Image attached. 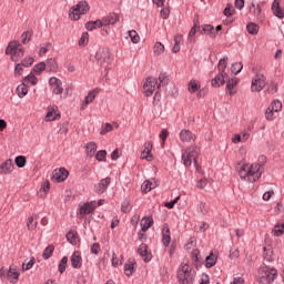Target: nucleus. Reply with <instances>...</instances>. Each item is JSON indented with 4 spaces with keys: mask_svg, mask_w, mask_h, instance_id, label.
<instances>
[{
    "mask_svg": "<svg viewBox=\"0 0 284 284\" xmlns=\"http://www.w3.org/2000/svg\"><path fill=\"white\" fill-rule=\"evenodd\" d=\"M183 44V34H176L174 37V45L172 49V52L176 54L178 52H181V45Z\"/></svg>",
    "mask_w": 284,
    "mask_h": 284,
    "instance_id": "obj_31",
    "label": "nucleus"
},
{
    "mask_svg": "<svg viewBox=\"0 0 284 284\" xmlns=\"http://www.w3.org/2000/svg\"><path fill=\"white\" fill-rule=\"evenodd\" d=\"M138 254L145 263H150L152 261V253L148 251V244L142 243L138 248Z\"/></svg>",
    "mask_w": 284,
    "mask_h": 284,
    "instance_id": "obj_18",
    "label": "nucleus"
},
{
    "mask_svg": "<svg viewBox=\"0 0 284 284\" xmlns=\"http://www.w3.org/2000/svg\"><path fill=\"white\" fill-rule=\"evenodd\" d=\"M19 276H21V273H19L17 265H11L9 270H6V267L0 268V278L2 281L7 278L9 283L17 284L19 283Z\"/></svg>",
    "mask_w": 284,
    "mask_h": 284,
    "instance_id": "obj_7",
    "label": "nucleus"
},
{
    "mask_svg": "<svg viewBox=\"0 0 284 284\" xmlns=\"http://www.w3.org/2000/svg\"><path fill=\"white\" fill-rule=\"evenodd\" d=\"M89 40H90V36L88 34V32H83L79 40V45H88Z\"/></svg>",
    "mask_w": 284,
    "mask_h": 284,
    "instance_id": "obj_60",
    "label": "nucleus"
},
{
    "mask_svg": "<svg viewBox=\"0 0 284 284\" xmlns=\"http://www.w3.org/2000/svg\"><path fill=\"white\" fill-rule=\"evenodd\" d=\"M95 59L99 64L103 65L104 68H108V65L112 63V53H110V49H100L95 53Z\"/></svg>",
    "mask_w": 284,
    "mask_h": 284,
    "instance_id": "obj_9",
    "label": "nucleus"
},
{
    "mask_svg": "<svg viewBox=\"0 0 284 284\" xmlns=\"http://www.w3.org/2000/svg\"><path fill=\"white\" fill-rule=\"evenodd\" d=\"M38 222L34 221V217L30 216L27 221V227L30 232H33V230H37Z\"/></svg>",
    "mask_w": 284,
    "mask_h": 284,
    "instance_id": "obj_50",
    "label": "nucleus"
},
{
    "mask_svg": "<svg viewBox=\"0 0 284 284\" xmlns=\"http://www.w3.org/2000/svg\"><path fill=\"white\" fill-rule=\"evenodd\" d=\"M17 94L19 99H23V97L28 94V85H26V83L19 84L17 87Z\"/></svg>",
    "mask_w": 284,
    "mask_h": 284,
    "instance_id": "obj_40",
    "label": "nucleus"
},
{
    "mask_svg": "<svg viewBox=\"0 0 284 284\" xmlns=\"http://www.w3.org/2000/svg\"><path fill=\"white\" fill-rule=\"evenodd\" d=\"M178 278L181 284L194 283V274L192 273V266L190 264H181L178 270Z\"/></svg>",
    "mask_w": 284,
    "mask_h": 284,
    "instance_id": "obj_6",
    "label": "nucleus"
},
{
    "mask_svg": "<svg viewBox=\"0 0 284 284\" xmlns=\"http://www.w3.org/2000/svg\"><path fill=\"white\" fill-rule=\"evenodd\" d=\"M202 28H203V32L205 34H209L211 39H216V30L212 24H204Z\"/></svg>",
    "mask_w": 284,
    "mask_h": 284,
    "instance_id": "obj_37",
    "label": "nucleus"
},
{
    "mask_svg": "<svg viewBox=\"0 0 284 284\" xmlns=\"http://www.w3.org/2000/svg\"><path fill=\"white\" fill-rule=\"evenodd\" d=\"M276 276H278V271L270 266H261L257 271V281L261 284H272L274 283Z\"/></svg>",
    "mask_w": 284,
    "mask_h": 284,
    "instance_id": "obj_4",
    "label": "nucleus"
},
{
    "mask_svg": "<svg viewBox=\"0 0 284 284\" xmlns=\"http://www.w3.org/2000/svg\"><path fill=\"white\" fill-rule=\"evenodd\" d=\"M200 284H210V275L203 273L200 277Z\"/></svg>",
    "mask_w": 284,
    "mask_h": 284,
    "instance_id": "obj_63",
    "label": "nucleus"
},
{
    "mask_svg": "<svg viewBox=\"0 0 284 284\" xmlns=\"http://www.w3.org/2000/svg\"><path fill=\"white\" fill-rule=\"evenodd\" d=\"M181 201V196H176L173 201L166 202L164 206L168 207V210H174V205H176Z\"/></svg>",
    "mask_w": 284,
    "mask_h": 284,
    "instance_id": "obj_58",
    "label": "nucleus"
},
{
    "mask_svg": "<svg viewBox=\"0 0 284 284\" xmlns=\"http://www.w3.org/2000/svg\"><path fill=\"white\" fill-rule=\"evenodd\" d=\"M14 163L17 165V168H26V156L23 155H19L14 159Z\"/></svg>",
    "mask_w": 284,
    "mask_h": 284,
    "instance_id": "obj_54",
    "label": "nucleus"
},
{
    "mask_svg": "<svg viewBox=\"0 0 284 284\" xmlns=\"http://www.w3.org/2000/svg\"><path fill=\"white\" fill-rule=\"evenodd\" d=\"M241 70H243V63L242 62H235L231 67V72L233 74H241Z\"/></svg>",
    "mask_w": 284,
    "mask_h": 284,
    "instance_id": "obj_46",
    "label": "nucleus"
},
{
    "mask_svg": "<svg viewBox=\"0 0 284 284\" xmlns=\"http://www.w3.org/2000/svg\"><path fill=\"white\" fill-rule=\"evenodd\" d=\"M284 234V223L275 225L273 236H282Z\"/></svg>",
    "mask_w": 284,
    "mask_h": 284,
    "instance_id": "obj_51",
    "label": "nucleus"
},
{
    "mask_svg": "<svg viewBox=\"0 0 284 284\" xmlns=\"http://www.w3.org/2000/svg\"><path fill=\"white\" fill-rule=\"evenodd\" d=\"M44 70H47V64L45 62H39L38 64H36L33 67V72L34 74H41L42 72H44Z\"/></svg>",
    "mask_w": 284,
    "mask_h": 284,
    "instance_id": "obj_43",
    "label": "nucleus"
},
{
    "mask_svg": "<svg viewBox=\"0 0 284 284\" xmlns=\"http://www.w3.org/2000/svg\"><path fill=\"white\" fill-rule=\"evenodd\" d=\"M156 187V182H152L150 180H145L141 185V191L144 194H148V192H152Z\"/></svg>",
    "mask_w": 284,
    "mask_h": 284,
    "instance_id": "obj_30",
    "label": "nucleus"
},
{
    "mask_svg": "<svg viewBox=\"0 0 284 284\" xmlns=\"http://www.w3.org/2000/svg\"><path fill=\"white\" fill-rule=\"evenodd\" d=\"M67 267H68V256H64L61 258L60 264L58 266L60 274H63Z\"/></svg>",
    "mask_w": 284,
    "mask_h": 284,
    "instance_id": "obj_52",
    "label": "nucleus"
},
{
    "mask_svg": "<svg viewBox=\"0 0 284 284\" xmlns=\"http://www.w3.org/2000/svg\"><path fill=\"white\" fill-rule=\"evenodd\" d=\"M50 48H52V43L45 42L44 45L41 47L39 50V57H44V54H48Z\"/></svg>",
    "mask_w": 284,
    "mask_h": 284,
    "instance_id": "obj_53",
    "label": "nucleus"
},
{
    "mask_svg": "<svg viewBox=\"0 0 284 284\" xmlns=\"http://www.w3.org/2000/svg\"><path fill=\"white\" fill-rule=\"evenodd\" d=\"M52 254H54V246L49 245L44 248L42 257L44 258V261H48V258H50V256H52Z\"/></svg>",
    "mask_w": 284,
    "mask_h": 284,
    "instance_id": "obj_44",
    "label": "nucleus"
},
{
    "mask_svg": "<svg viewBox=\"0 0 284 284\" xmlns=\"http://www.w3.org/2000/svg\"><path fill=\"white\" fill-rule=\"evenodd\" d=\"M270 109L273 110V112H281L283 110V103L280 100H273L271 104L268 105Z\"/></svg>",
    "mask_w": 284,
    "mask_h": 284,
    "instance_id": "obj_41",
    "label": "nucleus"
},
{
    "mask_svg": "<svg viewBox=\"0 0 284 284\" xmlns=\"http://www.w3.org/2000/svg\"><path fill=\"white\" fill-rule=\"evenodd\" d=\"M57 119H61V114L59 113L58 105H50L47 108L45 121H57Z\"/></svg>",
    "mask_w": 284,
    "mask_h": 284,
    "instance_id": "obj_15",
    "label": "nucleus"
},
{
    "mask_svg": "<svg viewBox=\"0 0 284 284\" xmlns=\"http://www.w3.org/2000/svg\"><path fill=\"white\" fill-rule=\"evenodd\" d=\"M119 21V16L116 13H110L108 17L102 19L104 26H114Z\"/></svg>",
    "mask_w": 284,
    "mask_h": 284,
    "instance_id": "obj_32",
    "label": "nucleus"
},
{
    "mask_svg": "<svg viewBox=\"0 0 284 284\" xmlns=\"http://www.w3.org/2000/svg\"><path fill=\"white\" fill-rule=\"evenodd\" d=\"M106 156H108V151L105 150H100L95 154L97 161H100V162L105 161Z\"/></svg>",
    "mask_w": 284,
    "mask_h": 284,
    "instance_id": "obj_57",
    "label": "nucleus"
},
{
    "mask_svg": "<svg viewBox=\"0 0 284 284\" xmlns=\"http://www.w3.org/2000/svg\"><path fill=\"white\" fill-rule=\"evenodd\" d=\"M13 171L14 164L12 163V160L8 159L0 164V174H12Z\"/></svg>",
    "mask_w": 284,
    "mask_h": 284,
    "instance_id": "obj_21",
    "label": "nucleus"
},
{
    "mask_svg": "<svg viewBox=\"0 0 284 284\" xmlns=\"http://www.w3.org/2000/svg\"><path fill=\"white\" fill-rule=\"evenodd\" d=\"M236 85H239V79L232 78L227 80L226 82V93L230 94V97H234L236 94Z\"/></svg>",
    "mask_w": 284,
    "mask_h": 284,
    "instance_id": "obj_24",
    "label": "nucleus"
},
{
    "mask_svg": "<svg viewBox=\"0 0 284 284\" xmlns=\"http://www.w3.org/2000/svg\"><path fill=\"white\" fill-rule=\"evenodd\" d=\"M168 83H170L168 73H160L159 80L154 77L146 78L143 84L144 97H152L156 90H160V88H165Z\"/></svg>",
    "mask_w": 284,
    "mask_h": 284,
    "instance_id": "obj_2",
    "label": "nucleus"
},
{
    "mask_svg": "<svg viewBox=\"0 0 284 284\" xmlns=\"http://www.w3.org/2000/svg\"><path fill=\"white\" fill-rule=\"evenodd\" d=\"M136 272V262L134 260H130L124 264V274L125 276H132Z\"/></svg>",
    "mask_w": 284,
    "mask_h": 284,
    "instance_id": "obj_25",
    "label": "nucleus"
},
{
    "mask_svg": "<svg viewBox=\"0 0 284 284\" xmlns=\"http://www.w3.org/2000/svg\"><path fill=\"white\" fill-rule=\"evenodd\" d=\"M69 174H70V172H68V170H65V168L55 169L53 171V175H52L51 180L53 181V183H63V181H65V179H68Z\"/></svg>",
    "mask_w": 284,
    "mask_h": 284,
    "instance_id": "obj_12",
    "label": "nucleus"
},
{
    "mask_svg": "<svg viewBox=\"0 0 284 284\" xmlns=\"http://www.w3.org/2000/svg\"><path fill=\"white\" fill-rule=\"evenodd\" d=\"M21 41L23 45H26L27 43H30V41H32V31H24L21 34Z\"/></svg>",
    "mask_w": 284,
    "mask_h": 284,
    "instance_id": "obj_45",
    "label": "nucleus"
},
{
    "mask_svg": "<svg viewBox=\"0 0 284 284\" xmlns=\"http://www.w3.org/2000/svg\"><path fill=\"white\" fill-rule=\"evenodd\" d=\"M24 68H30L32 63H34V58L32 57H26L21 62H20Z\"/></svg>",
    "mask_w": 284,
    "mask_h": 284,
    "instance_id": "obj_59",
    "label": "nucleus"
},
{
    "mask_svg": "<svg viewBox=\"0 0 284 284\" xmlns=\"http://www.w3.org/2000/svg\"><path fill=\"white\" fill-rule=\"evenodd\" d=\"M103 20L89 21L85 23V28L89 31L97 30L98 28H103Z\"/></svg>",
    "mask_w": 284,
    "mask_h": 284,
    "instance_id": "obj_35",
    "label": "nucleus"
},
{
    "mask_svg": "<svg viewBox=\"0 0 284 284\" xmlns=\"http://www.w3.org/2000/svg\"><path fill=\"white\" fill-rule=\"evenodd\" d=\"M33 266H34V258H31L27 264L26 263L22 264V270L24 271L32 270Z\"/></svg>",
    "mask_w": 284,
    "mask_h": 284,
    "instance_id": "obj_62",
    "label": "nucleus"
},
{
    "mask_svg": "<svg viewBox=\"0 0 284 284\" xmlns=\"http://www.w3.org/2000/svg\"><path fill=\"white\" fill-rule=\"evenodd\" d=\"M248 34H258V27L256 23L251 22L246 26Z\"/></svg>",
    "mask_w": 284,
    "mask_h": 284,
    "instance_id": "obj_48",
    "label": "nucleus"
},
{
    "mask_svg": "<svg viewBox=\"0 0 284 284\" xmlns=\"http://www.w3.org/2000/svg\"><path fill=\"white\" fill-rule=\"evenodd\" d=\"M142 232H148V230L154 225V219L152 216H145L140 222Z\"/></svg>",
    "mask_w": 284,
    "mask_h": 284,
    "instance_id": "obj_26",
    "label": "nucleus"
},
{
    "mask_svg": "<svg viewBox=\"0 0 284 284\" xmlns=\"http://www.w3.org/2000/svg\"><path fill=\"white\" fill-rule=\"evenodd\" d=\"M272 11L277 19H284V8L281 6V0H274L272 3Z\"/></svg>",
    "mask_w": 284,
    "mask_h": 284,
    "instance_id": "obj_20",
    "label": "nucleus"
},
{
    "mask_svg": "<svg viewBox=\"0 0 284 284\" xmlns=\"http://www.w3.org/2000/svg\"><path fill=\"white\" fill-rule=\"evenodd\" d=\"M112 130H114L112 124L105 123V124L102 125L100 134L103 136V135L108 134V132H112Z\"/></svg>",
    "mask_w": 284,
    "mask_h": 284,
    "instance_id": "obj_56",
    "label": "nucleus"
},
{
    "mask_svg": "<svg viewBox=\"0 0 284 284\" xmlns=\"http://www.w3.org/2000/svg\"><path fill=\"white\" fill-rule=\"evenodd\" d=\"M90 12V4L85 0L79 1L75 6L71 7L69 10V19L71 21H79L83 14Z\"/></svg>",
    "mask_w": 284,
    "mask_h": 284,
    "instance_id": "obj_5",
    "label": "nucleus"
},
{
    "mask_svg": "<svg viewBox=\"0 0 284 284\" xmlns=\"http://www.w3.org/2000/svg\"><path fill=\"white\" fill-rule=\"evenodd\" d=\"M67 241L71 245H77L79 243V234L77 233V231H69L67 233Z\"/></svg>",
    "mask_w": 284,
    "mask_h": 284,
    "instance_id": "obj_36",
    "label": "nucleus"
},
{
    "mask_svg": "<svg viewBox=\"0 0 284 284\" xmlns=\"http://www.w3.org/2000/svg\"><path fill=\"white\" fill-rule=\"evenodd\" d=\"M219 260V256L214 254V252H211L209 256L205 258V267H214L216 265V261Z\"/></svg>",
    "mask_w": 284,
    "mask_h": 284,
    "instance_id": "obj_33",
    "label": "nucleus"
},
{
    "mask_svg": "<svg viewBox=\"0 0 284 284\" xmlns=\"http://www.w3.org/2000/svg\"><path fill=\"white\" fill-rule=\"evenodd\" d=\"M230 284H245V278L243 276H236Z\"/></svg>",
    "mask_w": 284,
    "mask_h": 284,
    "instance_id": "obj_64",
    "label": "nucleus"
},
{
    "mask_svg": "<svg viewBox=\"0 0 284 284\" xmlns=\"http://www.w3.org/2000/svg\"><path fill=\"white\" fill-rule=\"evenodd\" d=\"M23 68H26L21 62L16 64L14 74L16 77H21V72H23Z\"/></svg>",
    "mask_w": 284,
    "mask_h": 284,
    "instance_id": "obj_61",
    "label": "nucleus"
},
{
    "mask_svg": "<svg viewBox=\"0 0 284 284\" xmlns=\"http://www.w3.org/2000/svg\"><path fill=\"white\" fill-rule=\"evenodd\" d=\"M99 92H101V89L99 88L89 91L88 95L84 98L81 104V110H87L88 104L92 103L97 99V94H99Z\"/></svg>",
    "mask_w": 284,
    "mask_h": 284,
    "instance_id": "obj_16",
    "label": "nucleus"
},
{
    "mask_svg": "<svg viewBox=\"0 0 284 284\" xmlns=\"http://www.w3.org/2000/svg\"><path fill=\"white\" fill-rule=\"evenodd\" d=\"M187 90L190 94H195V92H199V90H201V82L195 79L190 80Z\"/></svg>",
    "mask_w": 284,
    "mask_h": 284,
    "instance_id": "obj_28",
    "label": "nucleus"
},
{
    "mask_svg": "<svg viewBox=\"0 0 284 284\" xmlns=\"http://www.w3.org/2000/svg\"><path fill=\"white\" fill-rule=\"evenodd\" d=\"M4 54L10 57L13 63H18V61H21V59H23L26 55V48H23V44H21L19 40H12L8 43Z\"/></svg>",
    "mask_w": 284,
    "mask_h": 284,
    "instance_id": "obj_3",
    "label": "nucleus"
},
{
    "mask_svg": "<svg viewBox=\"0 0 284 284\" xmlns=\"http://www.w3.org/2000/svg\"><path fill=\"white\" fill-rule=\"evenodd\" d=\"M94 210H97V201L87 202L80 206L79 214L82 217L88 216V214H92Z\"/></svg>",
    "mask_w": 284,
    "mask_h": 284,
    "instance_id": "obj_14",
    "label": "nucleus"
},
{
    "mask_svg": "<svg viewBox=\"0 0 284 284\" xmlns=\"http://www.w3.org/2000/svg\"><path fill=\"white\" fill-rule=\"evenodd\" d=\"M225 79H227V73H219L211 80L212 88H221L225 85Z\"/></svg>",
    "mask_w": 284,
    "mask_h": 284,
    "instance_id": "obj_22",
    "label": "nucleus"
},
{
    "mask_svg": "<svg viewBox=\"0 0 284 284\" xmlns=\"http://www.w3.org/2000/svg\"><path fill=\"white\" fill-rule=\"evenodd\" d=\"M26 83H30V85H37L39 83V79L34 77V73H30L24 78Z\"/></svg>",
    "mask_w": 284,
    "mask_h": 284,
    "instance_id": "obj_47",
    "label": "nucleus"
},
{
    "mask_svg": "<svg viewBox=\"0 0 284 284\" xmlns=\"http://www.w3.org/2000/svg\"><path fill=\"white\" fill-rule=\"evenodd\" d=\"M49 85L53 92V94L61 95L63 94V82H61L58 78H50Z\"/></svg>",
    "mask_w": 284,
    "mask_h": 284,
    "instance_id": "obj_13",
    "label": "nucleus"
},
{
    "mask_svg": "<svg viewBox=\"0 0 284 284\" xmlns=\"http://www.w3.org/2000/svg\"><path fill=\"white\" fill-rule=\"evenodd\" d=\"M266 85V78L263 73H257L252 79L251 92H261Z\"/></svg>",
    "mask_w": 284,
    "mask_h": 284,
    "instance_id": "obj_10",
    "label": "nucleus"
},
{
    "mask_svg": "<svg viewBox=\"0 0 284 284\" xmlns=\"http://www.w3.org/2000/svg\"><path fill=\"white\" fill-rule=\"evenodd\" d=\"M85 150H87V156H89V159H92V156L97 154V142L87 143Z\"/></svg>",
    "mask_w": 284,
    "mask_h": 284,
    "instance_id": "obj_34",
    "label": "nucleus"
},
{
    "mask_svg": "<svg viewBox=\"0 0 284 284\" xmlns=\"http://www.w3.org/2000/svg\"><path fill=\"white\" fill-rule=\"evenodd\" d=\"M45 65H47L48 72H57V68H58L57 60L51 58V59L47 60Z\"/></svg>",
    "mask_w": 284,
    "mask_h": 284,
    "instance_id": "obj_42",
    "label": "nucleus"
},
{
    "mask_svg": "<svg viewBox=\"0 0 284 284\" xmlns=\"http://www.w3.org/2000/svg\"><path fill=\"white\" fill-rule=\"evenodd\" d=\"M196 159H199V146L192 145L182 152V161L185 168H190L192 163H196Z\"/></svg>",
    "mask_w": 284,
    "mask_h": 284,
    "instance_id": "obj_8",
    "label": "nucleus"
},
{
    "mask_svg": "<svg viewBox=\"0 0 284 284\" xmlns=\"http://www.w3.org/2000/svg\"><path fill=\"white\" fill-rule=\"evenodd\" d=\"M152 148H154L152 142H145L144 150L141 152V159H144L145 161H152Z\"/></svg>",
    "mask_w": 284,
    "mask_h": 284,
    "instance_id": "obj_23",
    "label": "nucleus"
},
{
    "mask_svg": "<svg viewBox=\"0 0 284 284\" xmlns=\"http://www.w3.org/2000/svg\"><path fill=\"white\" fill-rule=\"evenodd\" d=\"M276 114L278 113L268 106L265 112V118L267 121H274V119H276Z\"/></svg>",
    "mask_w": 284,
    "mask_h": 284,
    "instance_id": "obj_49",
    "label": "nucleus"
},
{
    "mask_svg": "<svg viewBox=\"0 0 284 284\" xmlns=\"http://www.w3.org/2000/svg\"><path fill=\"white\" fill-rule=\"evenodd\" d=\"M263 258L267 263L274 262V250L272 248V246H264Z\"/></svg>",
    "mask_w": 284,
    "mask_h": 284,
    "instance_id": "obj_27",
    "label": "nucleus"
},
{
    "mask_svg": "<svg viewBox=\"0 0 284 284\" xmlns=\"http://www.w3.org/2000/svg\"><path fill=\"white\" fill-rule=\"evenodd\" d=\"M180 140L182 143H192V141H196V134L187 129H183L180 132Z\"/></svg>",
    "mask_w": 284,
    "mask_h": 284,
    "instance_id": "obj_17",
    "label": "nucleus"
},
{
    "mask_svg": "<svg viewBox=\"0 0 284 284\" xmlns=\"http://www.w3.org/2000/svg\"><path fill=\"white\" fill-rule=\"evenodd\" d=\"M129 37H130L132 43H139V41H141V37L139 36V33L135 30L129 31Z\"/></svg>",
    "mask_w": 284,
    "mask_h": 284,
    "instance_id": "obj_55",
    "label": "nucleus"
},
{
    "mask_svg": "<svg viewBox=\"0 0 284 284\" xmlns=\"http://www.w3.org/2000/svg\"><path fill=\"white\" fill-rule=\"evenodd\" d=\"M71 265L74 270H81L83 265V258L81 257V252L75 251L71 255Z\"/></svg>",
    "mask_w": 284,
    "mask_h": 284,
    "instance_id": "obj_19",
    "label": "nucleus"
},
{
    "mask_svg": "<svg viewBox=\"0 0 284 284\" xmlns=\"http://www.w3.org/2000/svg\"><path fill=\"white\" fill-rule=\"evenodd\" d=\"M217 70L220 74H227L225 70H227V58H223L219 61Z\"/></svg>",
    "mask_w": 284,
    "mask_h": 284,
    "instance_id": "obj_39",
    "label": "nucleus"
},
{
    "mask_svg": "<svg viewBox=\"0 0 284 284\" xmlns=\"http://www.w3.org/2000/svg\"><path fill=\"white\" fill-rule=\"evenodd\" d=\"M110 183H112V179L110 176L100 180L99 183L94 184L93 191L95 194H104L110 187Z\"/></svg>",
    "mask_w": 284,
    "mask_h": 284,
    "instance_id": "obj_11",
    "label": "nucleus"
},
{
    "mask_svg": "<svg viewBox=\"0 0 284 284\" xmlns=\"http://www.w3.org/2000/svg\"><path fill=\"white\" fill-rule=\"evenodd\" d=\"M264 168L261 163H247L240 168L239 176L242 181L247 183H256L261 176H263Z\"/></svg>",
    "mask_w": 284,
    "mask_h": 284,
    "instance_id": "obj_1",
    "label": "nucleus"
},
{
    "mask_svg": "<svg viewBox=\"0 0 284 284\" xmlns=\"http://www.w3.org/2000/svg\"><path fill=\"white\" fill-rule=\"evenodd\" d=\"M172 241V237L170 235V227L164 226L162 230V243L164 247H168Z\"/></svg>",
    "mask_w": 284,
    "mask_h": 284,
    "instance_id": "obj_29",
    "label": "nucleus"
},
{
    "mask_svg": "<svg viewBox=\"0 0 284 284\" xmlns=\"http://www.w3.org/2000/svg\"><path fill=\"white\" fill-rule=\"evenodd\" d=\"M165 52V45L161 42H156L153 47V54L155 57H161Z\"/></svg>",
    "mask_w": 284,
    "mask_h": 284,
    "instance_id": "obj_38",
    "label": "nucleus"
}]
</instances>
